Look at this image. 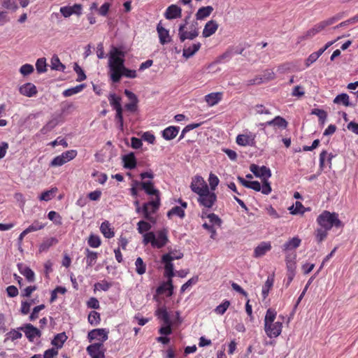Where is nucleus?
<instances>
[{"label":"nucleus","mask_w":358,"mask_h":358,"mask_svg":"<svg viewBox=\"0 0 358 358\" xmlns=\"http://www.w3.org/2000/svg\"><path fill=\"white\" fill-rule=\"evenodd\" d=\"M124 57V52L112 46L109 52L108 67L110 79L113 83H118L120 80V71L125 67Z\"/></svg>","instance_id":"1"},{"label":"nucleus","mask_w":358,"mask_h":358,"mask_svg":"<svg viewBox=\"0 0 358 358\" xmlns=\"http://www.w3.org/2000/svg\"><path fill=\"white\" fill-rule=\"evenodd\" d=\"M169 242L168 231L166 229L159 230L155 233L150 231L143 235V243L145 245L150 243L152 247L162 248Z\"/></svg>","instance_id":"2"},{"label":"nucleus","mask_w":358,"mask_h":358,"mask_svg":"<svg viewBox=\"0 0 358 358\" xmlns=\"http://www.w3.org/2000/svg\"><path fill=\"white\" fill-rule=\"evenodd\" d=\"M317 222L321 227L328 230H330L334 226L337 228L343 226L338 214L327 210H324L317 217Z\"/></svg>","instance_id":"3"},{"label":"nucleus","mask_w":358,"mask_h":358,"mask_svg":"<svg viewBox=\"0 0 358 358\" xmlns=\"http://www.w3.org/2000/svg\"><path fill=\"white\" fill-rule=\"evenodd\" d=\"M198 195V203L206 208H211L217 201V195L213 192H210L209 188Z\"/></svg>","instance_id":"4"},{"label":"nucleus","mask_w":358,"mask_h":358,"mask_svg":"<svg viewBox=\"0 0 358 358\" xmlns=\"http://www.w3.org/2000/svg\"><path fill=\"white\" fill-rule=\"evenodd\" d=\"M156 198L155 200L149 201L145 203L142 208V211L144 215V217L152 222H155L154 218L151 216L152 213L156 212L159 206V194L155 195Z\"/></svg>","instance_id":"5"},{"label":"nucleus","mask_w":358,"mask_h":358,"mask_svg":"<svg viewBox=\"0 0 358 358\" xmlns=\"http://www.w3.org/2000/svg\"><path fill=\"white\" fill-rule=\"evenodd\" d=\"M282 322L280 321L270 323V324L264 325V331L268 337L276 338L282 331Z\"/></svg>","instance_id":"6"},{"label":"nucleus","mask_w":358,"mask_h":358,"mask_svg":"<svg viewBox=\"0 0 358 358\" xmlns=\"http://www.w3.org/2000/svg\"><path fill=\"white\" fill-rule=\"evenodd\" d=\"M332 21H334V20H326L316 24L313 28L306 31L305 35L303 36V38L306 39L313 37L327 26L331 25Z\"/></svg>","instance_id":"7"},{"label":"nucleus","mask_w":358,"mask_h":358,"mask_svg":"<svg viewBox=\"0 0 358 358\" xmlns=\"http://www.w3.org/2000/svg\"><path fill=\"white\" fill-rule=\"evenodd\" d=\"M190 188L193 192L199 194L209 187L201 176H196L192 178Z\"/></svg>","instance_id":"8"},{"label":"nucleus","mask_w":358,"mask_h":358,"mask_svg":"<svg viewBox=\"0 0 358 358\" xmlns=\"http://www.w3.org/2000/svg\"><path fill=\"white\" fill-rule=\"evenodd\" d=\"M250 170L255 176L262 178V180H268V179L271 176V170L265 166L259 167V166L252 164L250 166Z\"/></svg>","instance_id":"9"},{"label":"nucleus","mask_w":358,"mask_h":358,"mask_svg":"<svg viewBox=\"0 0 358 358\" xmlns=\"http://www.w3.org/2000/svg\"><path fill=\"white\" fill-rule=\"evenodd\" d=\"M19 329L24 331L30 342H33L36 337H41V331L31 324H26L24 327H20Z\"/></svg>","instance_id":"10"},{"label":"nucleus","mask_w":358,"mask_h":358,"mask_svg":"<svg viewBox=\"0 0 358 358\" xmlns=\"http://www.w3.org/2000/svg\"><path fill=\"white\" fill-rule=\"evenodd\" d=\"M91 358H105L103 345L102 343H94L87 348Z\"/></svg>","instance_id":"11"},{"label":"nucleus","mask_w":358,"mask_h":358,"mask_svg":"<svg viewBox=\"0 0 358 358\" xmlns=\"http://www.w3.org/2000/svg\"><path fill=\"white\" fill-rule=\"evenodd\" d=\"M262 186L258 181H251L248 188L257 192L261 191L262 194L266 195L269 194L271 192L270 183L266 180H262Z\"/></svg>","instance_id":"12"},{"label":"nucleus","mask_w":358,"mask_h":358,"mask_svg":"<svg viewBox=\"0 0 358 358\" xmlns=\"http://www.w3.org/2000/svg\"><path fill=\"white\" fill-rule=\"evenodd\" d=\"M82 8L81 4L76 3L73 6L61 7L59 11L64 17H69L73 14L77 15H81Z\"/></svg>","instance_id":"13"},{"label":"nucleus","mask_w":358,"mask_h":358,"mask_svg":"<svg viewBox=\"0 0 358 358\" xmlns=\"http://www.w3.org/2000/svg\"><path fill=\"white\" fill-rule=\"evenodd\" d=\"M108 331L105 329H96L88 333V338L90 341L92 340H99L103 343L108 339Z\"/></svg>","instance_id":"14"},{"label":"nucleus","mask_w":358,"mask_h":358,"mask_svg":"<svg viewBox=\"0 0 358 358\" xmlns=\"http://www.w3.org/2000/svg\"><path fill=\"white\" fill-rule=\"evenodd\" d=\"M255 135L249 133L248 134H239L236 137V143L241 146H252L255 143Z\"/></svg>","instance_id":"15"},{"label":"nucleus","mask_w":358,"mask_h":358,"mask_svg":"<svg viewBox=\"0 0 358 358\" xmlns=\"http://www.w3.org/2000/svg\"><path fill=\"white\" fill-rule=\"evenodd\" d=\"M20 93L27 97H32L35 96L38 91L36 87L31 83H27L19 87Z\"/></svg>","instance_id":"16"},{"label":"nucleus","mask_w":358,"mask_h":358,"mask_svg":"<svg viewBox=\"0 0 358 358\" xmlns=\"http://www.w3.org/2000/svg\"><path fill=\"white\" fill-rule=\"evenodd\" d=\"M182 9L177 5H171L166 8L164 16L167 20H173L181 17Z\"/></svg>","instance_id":"17"},{"label":"nucleus","mask_w":358,"mask_h":358,"mask_svg":"<svg viewBox=\"0 0 358 358\" xmlns=\"http://www.w3.org/2000/svg\"><path fill=\"white\" fill-rule=\"evenodd\" d=\"M271 250V244L270 242H262L255 248L253 257L255 258H259Z\"/></svg>","instance_id":"18"},{"label":"nucleus","mask_w":358,"mask_h":358,"mask_svg":"<svg viewBox=\"0 0 358 358\" xmlns=\"http://www.w3.org/2000/svg\"><path fill=\"white\" fill-rule=\"evenodd\" d=\"M218 29V24L215 20L208 21L204 26L202 34L205 38L210 37L216 32Z\"/></svg>","instance_id":"19"},{"label":"nucleus","mask_w":358,"mask_h":358,"mask_svg":"<svg viewBox=\"0 0 358 358\" xmlns=\"http://www.w3.org/2000/svg\"><path fill=\"white\" fill-rule=\"evenodd\" d=\"M169 255H163L162 257V262L164 264L165 275L169 278L174 276L173 264Z\"/></svg>","instance_id":"20"},{"label":"nucleus","mask_w":358,"mask_h":358,"mask_svg":"<svg viewBox=\"0 0 358 358\" xmlns=\"http://www.w3.org/2000/svg\"><path fill=\"white\" fill-rule=\"evenodd\" d=\"M157 31L159 35V41L162 45L170 42L171 39L169 31L162 26L161 22L157 24Z\"/></svg>","instance_id":"21"},{"label":"nucleus","mask_w":358,"mask_h":358,"mask_svg":"<svg viewBox=\"0 0 358 358\" xmlns=\"http://www.w3.org/2000/svg\"><path fill=\"white\" fill-rule=\"evenodd\" d=\"M201 46V44L199 42L193 43L192 45L189 47L185 46L182 51V56L186 59L192 57L196 54V52L199 51Z\"/></svg>","instance_id":"22"},{"label":"nucleus","mask_w":358,"mask_h":358,"mask_svg":"<svg viewBox=\"0 0 358 358\" xmlns=\"http://www.w3.org/2000/svg\"><path fill=\"white\" fill-rule=\"evenodd\" d=\"M262 126H276L278 127L285 129L287 126V122L280 116H276L271 120L261 124Z\"/></svg>","instance_id":"23"},{"label":"nucleus","mask_w":358,"mask_h":358,"mask_svg":"<svg viewBox=\"0 0 358 358\" xmlns=\"http://www.w3.org/2000/svg\"><path fill=\"white\" fill-rule=\"evenodd\" d=\"M198 36L199 31L198 29L196 27H192L189 31L185 30L181 33H178V36L180 42H184L186 39L193 40Z\"/></svg>","instance_id":"24"},{"label":"nucleus","mask_w":358,"mask_h":358,"mask_svg":"<svg viewBox=\"0 0 358 358\" xmlns=\"http://www.w3.org/2000/svg\"><path fill=\"white\" fill-rule=\"evenodd\" d=\"M124 167L128 169H134L136 166V159L133 152L124 155L122 157Z\"/></svg>","instance_id":"25"},{"label":"nucleus","mask_w":358,"mask_h":358,"mask_svg":"<svg viewBox=\"0 0 358 358\" xmlns=\"http://www.w3.org/2000/svg\"><path fill=\"white\" fill-rule=\"evenodd\" d=\"M301 240L298 237H293L282 245V250L289 252L297 248L301 244Z\"/></svg>","instance_id":"26"},{"label":"nucleus","mask_w":358,"mask_h":358,"mask_svg":"<svg viewBox=\"0 0 358 358\" xmlns=\"http://www.w3.org/2000/svg\"><path fill=\"white\" fill-rule=\"evenodd\" d=\"M178 132H179V127H178L171 126V127H169L166 128L163 131L162 136L166 140H169H169H172V139H173L177 136Z\"/></svg>","instance_id":"27"},{"label":"nucleus","mask_w":358,"mask_h":358,"mask_svg":"<svg viewBox=\"0 0 358 358\" xmlns=\"http://www.w3.org/2000/svg\"><path fill=\"white\" fill-rule=\"evenodd\" d=\"M221 92H213L205 96V101L210 106L216 105L221 100Z\"/></svg>","instance_id":"28"},{"label":"nucleus","mask_w":358,"mask_h":358,"mask_svg":"<svg viewBox=\"0 0 358 358\" xmlns=\"http://www.w3.org/2000/svg\"><path fill=\"white\" fill-rule=\"evenodd\" d=\"M141 188L148 195H157L159 192L157 189H155L153 182L152 181H143L141 183Z\"/></svg>","instance_id":"29"},{"label":"nucleus","mask_w":358,"mask_h":358,"mask_svg":"<svg viewBox=\"0 0 358 358\" xmlns=\"http://www.w3.org/2000/svg\"><path fill=\"white\" fill-rule=\"evenodd\" d=\"M213 11V8L210 6L201 7L198 10L196 14V17L197 20H203L208 17Z\"/></svg>","instance_id":"30"},{"label":"nucleus","mask_w":358,"mask_h":358,"mask_svg":"<svg viewBox=\"0 0 358 358\" xmlns=\"http://www.w3.org/2000/svg\"><path fill=\"white\" fill-rule=\"evenodd\" d=\"M100 230L103 235L107 238H110L114 236V231L108 221L102 222L100 227Z\"/></svg>","instance_id":"31"},{"label":"nucleus","mask_w":358,"mask_h":358,"mask_svg":"<svg viewBox=\"0 0 358 358\" xmlns=\"http://www.w3.org/2000/svg\"><path fill=\"white\" fill-rule=\"evenodd\" d=\"M85 254L87 266L91 267L96 263L98 254L96 252L90 250L88 248L85 249Z\"/></svg>","instance_id":"32"},{"label":"nucleus","mask_w":358,"mask_h":358,"mask_svg":"<svg viewBox=\"0 0 358 358\" xmlns=\"http://www.w3.org/2000/svg\"><path fill=\"white\" fill-rule=\"evenodd\" d=\"M20 273L22 274L29 282L35 280V274L34 271L29 267H22L18 265Z\"/></svg>","instance_id":"33"},{"label":"nucleus","mask_w":358,"mask_h":358,"mask_svg":"<svg viewBox=\"0 0 358 358\" xmlns=\"http://www.w3.org/2000/svg\"><path fill=\"white\" fill-rule=\"evenodd\" d=\"M57 239L54 237L44 240L39 246V252H42L44 251H47L51 246L57 244Z\"/></svg>","instance_id":"34"},{"label":"nucleus","mask_w":358,"mask_h":358,"mask_svg":"<svg viewBox=\"0 0 358 358\" xmlns=\"http://www.w3.org/2000/svg\"><path fill=\"white\" fill-rule=\"evenodd\" d=\"M173 286L172 284V280L171 278H169L166 283H164L157 289V293L158 294H163L165 291L169 290V296H171L173 294Z\"/></svg>","instance_id":"35"},{"label":"nucleus","mask_w":358,"mask_h":358,"mask_svg":"<svg viewBox=\"0 0 358 358\" xmlns=\"http://www.w3.org/2000/svg\"><path fill=\"white\" fill-rule=\"evenodd\" d=\"M67 336L65 333L57 334L54 339L52 341V345L56 346L57 348H62L64 343L66 341Z\"/></svg>","instance_id":"36"},{"label":"nucleus","mask_w":358,"mask_h":358,"mask_svg":"<svg viewBox=\"0 0 358 358\" xmlns=\"http://www.w3.org/2000/svg\"><path fill=\"white\" fill-rule=\"evenodd\" d=\"M57 190L58 189L57 187H53L50 190L45 191L41 194L38 199L41 201H48L55 196L56 193L57 192Z\"/></svg>","instance_id":"37"},{"label":"nucleus","mask_w":358,"mask_h":358,"mask_svg":"<svg viewBox=\"0 0 358 358\" xmlns=\"http://www.w3.org/2000/svg\"><path fill=\"white\" fill-rule=\"evenodd\" d=\"M85 87V84H80L76 87L69 88L63 92V95L65 97L73 96L76 94L80 92Z\"/></svg>","instance_id":"38"},{"label":"nucleus","mask_w":358,"mask_h":358,"mask_svg":"<svg viewBox=\"0 0 358 358\" xmlns=\"http://www.w3.org/2000/svg\"><path fill=\"white\" fill-rule=\"evenodd\" d=\"M334 103L336 104H343L345 106H349L351 105L349 101V96L345 93L337 95L334 99Z\"/></svg>","instance_id":"39"},{"label":"nucleus","mask_w":358,"mask_h":358,"mask_svg":"<svg viewBox=\"0 0 358 358\" xmlns=\"http://www.w3.org/2000/svg\"><path fill=\"white\" fill-rule=\"evenodd\" d=\"M108 101L111 106H113L115 110L119 108H122L121 106V98L116 96L115 94H110L108 96Z\"/></svg>","instance_id":"40"},{"label":"nucleus","mask_w":358,"mask_h":358,"mask_svg":"<svg viewBox=\"0 0 358 358\" xmlns=\"http://www.w3.org/2000/svg\"><path fill=\"white\" fill-rule=\"evenodd\" d=\"M51 69L60 71H64L65 69V66L61 63L57 55H54L51 59Z\"/></svg>","instance_id":"41"},{"label":"nucleus","mask_w":358,"mask_h":358,"mask_svg":"<svg viewBox=\"0 0 358 358\" xmlns=\"http://www.w3.org/2000/svg\"><path fill=\"white\" fill-rule=\"evenodd\" d=\"M277 313L274 309L268 308L266 313L264 317V325L270 324V323L274 322L276 318Z\"/></svg>","instance_id":"42"},{"label":"nucleus","mask_w":358,"mask_h":358,"mask_svg":"<svg viewBox=\"0 0 358 358\" xmlns=\"http://www.w3.org/2000/svg\"><path fill=\"white\" fill-rule=\"evenodd\" d=\"M158 317L164 322V324H170L171 322L169 313L165 308H160L156 311Z\"/></svg>","instance_id":"43"},{"label":"nucleus","mask_w":358,"mask_h":358,"mask_svg":"<svg viewBox=\"0 0 358 358\" xmlns=\"http://www.w3.org/2000/svg\"><path fill=\"white\" fill-rule=\"evenodd\" d=\"M274 282V277L268 276L264 285L262 287V295L264 296V298H266L269 292L270 289L273 287Z\"/></svg>","instance_id":"44"},{"label":"nucleus","mask_w":358,"mask_h":358,"mask_svg":"<svg viewBox=\"0 0 358 358\" xmlns=\"http://www.w3.org/2000/svg\"><path fill=\"white\" fill-rule=\"evenodd\" d=\"M136 271L139 275H143L145 273L146 265L144 264L142 258L138 257L135 262Z\"/></svg>","instance_id":"45"},{"label":"nucleus","mask_w":358,"mask_h":358,"mask_svg":"<svg viewBox=\"0 0 358 358\" xmlns=\"http://www.w3.org/2000/svg\"><path fill=\"white\" fill-rule=\"evenodd\" d=\"M1 3L5 8L13 11L16 10L18 8L15 0H1Z\"/></svg>","instance_id":"46"},{"label":"nucleus","mask_w":358,"mask_h":358,"mask_svg":"<svg viewBox=\"0 0 358 358\" xmlns=\"http://www.w3.org/2000/svg\"><path fill=\"white\" fill-rule=\"evenodd\" d=\"M58 124V121L57 119H52L50 120L41 130V133L43 134H47L53 129Z\"/></svg>","instance_id":"47"},{"label":"nucleus","mask_w":358,"mask_h":358,"mask_svg":"<svg viewBox=\"0 0 358 358\" xmlns=\"http://www.w3.org/2000/svg\"><path fill=\"white\" fill-rule=\"evenodd\" d=\"M178 215L180 218H183L185 217V211L184 210L180 207V206H175L170 210L168 213L167 216L170 217L172 215Z\"/></svg>","instance_id":"48"},{"label":"nucleus","mask_w":358,"mask_h":358,"mask_svg":"<svg viewBox=\"0 0 358 358\" xmlns=\"http://www.w3.org/2000/svg\"><path fill=\"white\" fill-rule=\"evenodd\" d=\"M311 113L313 115H315L318 117L319 120L322 124H324V122L327 120V114L324 110L318 109V108H315L312 110Z\"/></svg>","instance_id":"49"},{"label":"nucleus","mask_w":358,"mask_h":358,"mask_svg":"<svg viewBox=\"0 0 358 358\" xmlns=\"http://www.w3.org/2000/svg\"><path fill=\"white\" fill-rule=\"evenodd\" d=\"M329 230L320 227L315 231L316 240L318 243H321L327 236Z\"/></svg>","instance_id":"50"},{"label":"nucleus","mask_w":358,"mask_h":358,"mask_svg":"<svg viewBox=\"0 0 358 358\" xmlns=\"http://www.w3.org/2000/svg\"><path fill=\"white\" fill-rule=\"evenodd\" d=\"M138 231L140 234H143L144 232H149V230L151 229V224L145 221L141 220L138 222Z\"/></svg>","instance_id":"51"},{"label":"nucleus","mask_w":358,"mask_h":358,"mask_svg":"<svg viewBox=\"0 0 358 358\" xmlns=\"http://www.w3.org/2000/svg\"><path fill=\"white\" fill-rule=\"evenodd\" d=\"M44 227L45 224L38 220H36L29 227H27L26 230L28 233H31L33 231H36L38 230L42 229L43 228H44Z\"/></svg>","instance_id":"52"},{"label":"nucleus","mask_w":358,"mask_h":358,"mask_svg":"<svg viewBox=\"0 0 358 358\" xmlns=\"http://www.w3.org/2000/svg\"><path fill=\"white\" fill-rule=\"evenodd\" d=\"M88 321L92 325H96L100 322V314L96 311H92L88 315Z\"/></svg>","instance_id":"53"},{"label":"nucleus","mask_w":358,"mask_h":358,"mask_svg":"<svg viewBox=\"0 0 358 358\" xmlns=\"http://www.w3.org/2000/svg\"><path fill=\"white\" fill-rule=\"evenodd\" d=\"M230 305V302L229 301H224L223 303H222L220 305L217 306L214 311L217 315H223L227 308H229Z\"/></svg>","instance_id":"54"},{"label":"nucleus","mask_w":358,"mask_h":358,"mask_svg":"<svg viewBox=\"0 0 358 358\" xmlns=\"http://www.w3.org/2000/svg\"><path fill=\"white\" fill-rule=\"evenodd\" d=\"M125 76L129 78H135L137 77V73L135 70H131L124 67L122 71H120V78Z\"/></svg>","instance_id":"55"},{"label":"nucleus","mask_w":358,"mask_h":358,"mask_svg":"<svg viewBox=\"0 0 358 358\" xmlns=\"http://www.w3.org/2000/svg\"><path fill=\"white\" fill-rule=\"evenodd\" d=\"M36 70L38 73H44L47 71L46 61L45 58H40L36 63Z\"/></svg>","instance_id":"56"},{"label":"nucleus","mask_w":358,"mask_h":358,"mask_svg":"<svg viewBox=\"0 0 358 358\" xmlns=\"http://www.w3.org/2000/svg\"><path fill=\"white\" fill-rule=\"evenodd\" d=\"M210 189L214 191L219 184V178L213 173H210L208 178Z\"/></svg>","instance_id":"57"},{"label":"nucleus","mask_w":358,"mask_h":358,"mask_svg":"<svg viewBox=\"0 0 358 358\" xmlns=\"http://www.w3.org/2000/svg\"><path fill=\"white\" fill-rule=\"evenodd\" d=\"M88 244L92 248H98L101 245V239L98 236L90 235L88 238Z\"/></svg>","instance_id":"58"},{"label":"nucleus","mask_w":358,"mask_h":358,"mask_svg":"<svg viewBox=\"0 0 358 358\" xmlns=\"http://www.w3.org/2000/svg\"><path fill=\"white\" fill-rule=\"evenodd\" d=\"M62 157L66 160V162L73 159L77 155V151L75 150H71L63 152L60 155Z\"/></svg>","instance_id":"59"},{"label":"nucleus","mask_w":358,"mask_h":358,"mask_svg":"<svg viewBox=\"0 0 358 358\" xmlns=\"http://www.w3.org/2000/svg\"><path fill=\"white\" fill-rule=\"evenodd\" d=\"M164 255H169L170 258H171V260L173 261L175 259H180L183 257V253L178 250H170L169 252L167 254H165Z\"/></svg>","instance_id":"60"},{"label":"nucleus","mask_w":358,"mask_h":358,"mask_svg":"<svg viewBox=\"0 0 358 358\" xmlns=\"http://www.w3.org/2000/svg\"><path fill=\"white\" fill-rule=\"evenodd\" d=\"M34 71V66L31 64H26L22 65L20 69V72L24 76L31 74Z\"/></svg>","instance_id":"61"},{"label":"nucleus","mask_w":358,"mask_h":358,"mask_svg":"<svg viewBox=\"0 0 358 358\" xmlns=\"http://www.w3.org/2000/svg\"><path fill=\"white\" fill-rule=\"evenodd\" d=\"M74 71L78 74V78L76 80L78 82H81L86 79V76L83 71V70L78 66V64H75L74 65Z\"/></svg>","instance_id":"62"},{"label":"nucleus","mask_w":358,"mask_h":358,"mask_svg":"<svg viewBox=\"0 0 358 358\" xmlns=\"http://www.w3.org/2000/svg\"><path fill=\"white\" fill-rule=\"evenodd\" d=\"M66 163V160L64 159L61 155H58L51 161L50 166L52 167L61 166Z\"/></svg>","instance_id":"63"},{"label":"nucleus","mask_w":358,"mask_h":358,"mask_svg":"<svg viewBox=\"0 0 358 358\" xmlns=\"http://www.w3.org/2000/svg\"><path fill=\"white\" fill-rule=\"evenodd\" d=\"M66 163V160L64 159L61 155H58L51 161L50 166L52 167L61 166Z\"/></svg>","instance_id":"64"}]
</instances>
